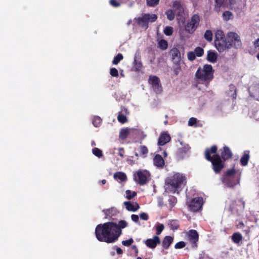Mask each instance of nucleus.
Returning <instances> with one entry per match:
<instances>
[{"mask_svg":"<svg viewBox=\"0 0 259 259\" xmlns=\"http://www.w3.org/2000/svg\"><path fill=\"white\" fill-rule=\"evenodd\" d=\"M174 240V238L170 236H165L162 242V246L164 249H168L171 244Z\"/></svg>","mask_w":259,"mask_h":259,"instance_id":"26","label":"nucleus"},{"mask_svg":"<svg viewBox=\"0 0 259 259\" xmlns=\"http://www.w3.org/2000/svg\"><path fill=\"white\" fill-rule=\"evenodd\" d=\"M127 226L124 220H121L117 224L109 222L98 225L95 229V235L97 239L100 242L111 243L117 240L122 233V229Z\"/></svg>","mask_w":259,"mask_h":259,"instance_id":"1","label":"nucleus"},{"mask_svg":"<svg viewBox=\"0 0 259 259\" xmlns=\"http://www.w3.org/2000/svg\"><path fill=\"white\" fill-rule=\"evenodd\" d=\"M143 67V64L141 61H138L137 59V56H135L134 61L133 70L136 72L140 71Z\"/></svg>","mask_w":259,"mask_h":259,"instance_id":"28","label":"nucleus"},{"mask_svg":"<svg viewBox=\"0 0 259 259\" xmlns=\"http://www.w3.org/2000/svg\"><path fill=\"white\" fill-rule=\"evenodd\" d=\"M192 4L194 7L196 8L197 7L198 3L201 1L202 0H190Z\"/></svg>","mask_w":259,"mask_h":259,"instance_id":"61","label":"nucleus"},{"mask_svg":"<svg viewBox=\"0 0 259 259\" xmlns=\"http://www.w3.org/2000/svg\"><path fill=\"white\" fill-rule=\"evenodd\" d=\"M218 58L217 53L213 52L211 51H209L207 52V59L211 63H214L217 61Z\"/></svg>","mask_w":259,"mask_h":259,"instance_id":"27","label":"nucleus"},{"mask_svg":"<svg viewBox=\"0 0 259 259\" xmlns=\"http://www.w3.org/2000/svg\"><path fill=\"white\" fill-rule=\"evenodd\" d=\"M241 172L234 168L228 169L225 174L224 181L230 187H233L240 182Z\"/></svg>","mask_w":259,"mask_h":259,"instance_id":"4","label":"nucleus"},{"mask_svg":"<svg viewBox=\"0 0 259 259\" xmlns=\"http://www.w3.org/2000/svg\"><path fill=\"white\" fill-rule=\"evenodd\" d=\"M188 238L191 246L192 247H196L199 239V235L197 231L193 229L189 231L188 232Z\"/></svg>","mask_w":259,"mask_h":259,"instance_id":"14","label":"nucleus"},{"mask_svg":"<svg viewBox=\"0 0 259 259\" xmlns=\"http://www.w3.org/2000/svg\"><path fill=\"white\" fill-rule=\"evenodd\" d=\"M113 211H114V209L113 208L107 209H104L103 211L105 215V218L108 219V218H111L112 213Z\"/></svg>","mask_w":259,"mask_h":259,"instance_id":"44","label":"nucleus"},{"mask_svg":"<svg viewBox=\"0 0 259 259\" xmlns=\"http://www.w3.org/2000/svg\"><path fill=\"white\" fill-rule=\"evenodd\" d=\"M158 205L159 207H162L163 205V199L162 198H158Z\"/></svg>","mask_w":259,"mask_h":259,"instance_id":"63","label":"nucleus"},{"mask_svg":"<svg viewBox=\"0 0 259 259\" xmlns=\"http://www.w3.org/2000/svg\"><path fill=\"white\" fill-rule=\"evenodd\" d=\"M92 122L95 127H99L102 123V119L99 116H95L94 117Z\"/></svg>","mask_w":259,"mask_h":259,"instance_id":"39","label":"nucleus"},{"mask_svg":"<svg viewBox=\"0 0 259 259\" xmlns=\"http://www.w3.org/2000/svg\"><path fill=\"white\" fill-rule=\"evenodd\" d=\"M157 16L156 14H144L142 17L135 18V22L142 28L146 30L149 27V22H154L156 21Z\"/></svg>","mask_w":259,"mask_h":259,"instance_id":"5","label":"nucleus"},{"mask_svg":"<svg viewBox=\"0 0 259 259\" xmlns=\"http://www.w3.org/2000/svg\"><path fill=\"white\" fill-rule=\"evenodd\" d=\"M92 152L94 155L98 158H100L103 156L102 151L98 148H94L92 149Z\"/></svg>","mask_w":259,"mask_h":259,"instance_id":"41","label":"nucleus"},{"mask_svg":"<svg viewBox=\"0 0 259 259\" xmlns=\"http://www.w3.org/2000/svg\"><path fill=\"white\" fill-rule=\"evenodd\" d=\"M172 7L177 15L182 16L184 14V9L181 1H175L172 2Z\"/></svg>","mask_w":259,"mask_h":259,"instance_id":"19","label":"nucleus"},{"mask_svg":"<svg viewBox=\"0 0 259 259\" xmlns=\"http://www.w3.org/2000/svg\"><path fill=\"white\" fill-rule=\"evenodd\" d=\"M164 228V226L162 224H158L156 227V234L157 235H160L162 231L163 230Z\"/></svg>","mask_w":259,"mask_h":259,"instance_id":"47","label":"nucleus"},{"mask_svg":"<svg viewBox=\"0 0 259 259\" xmlns=\"http://www.w3.org/2000/svg\"><path fill=\"white\" fill-rule=\"evenodd\" d=\"M223 16L224 20L228 21L231 18L232 13L229 11H226L223 13Z\"/></svg>","mask_w":259,"mask_h":259,"instance_id":"46","label":"nucleus"},{"mask_svg":"<svg viewBox=\"0 0 259 259\" xmlns=\"http://www.w3.org/2000/svg\"><path fill=\"white\" fill-rule=\"evenodd\" d=\"M203 205V198L197 197L193 198L189 205L190 208L193 211H197L201 209Z\"/></svg>","mask_w":259,"mask_h":259,"instance_id":"13","label":"nucleus"},{"mask_svg":"<svg viewBox=\"0 0 259 259\" xmlns=\"http://www.w3.org/2000/svg\"><path fill=\"white\" fill-rule=\"evenodd\" d=\"M140 217L142 220L147 221L149 219V216L147 213L145 212H142L140 213Z\"/></svg>","mask_w":259,"mask_h":259,"instance_id":"56","label":"nucleus"},{"mask_svg":"<svg viewBox=\"0 0 259 259\" xmlns=\"http://www.w3.org/2000/svg\"><path fill=\"white\" fill-rule=\"evenodd\" d=\"M226 38L225 34L223 31L218 30L215 34V39L220 40Z\"/></svg>","mask_w":259,"mask_h":259,"instance_id":"38","label":"nucleus"},{"mask_svg":"<svg viewBox=\"0 0 259 259\" xmlns=\"http://www.w3.org/2000/svg\"><path fill=\"white\" fill-rule=\"evenodd\" d=\"M185 180V176L178 173L168 178L167 180V184L175 192L176 189L179 187Z\"/></svg>","mask_w":259,"mask_h":259,"instance_id":"7","label":"nucleus"},{"mask_svg":"<svg viewBox=\"0 0 259 259\" xmlns=\"http://www.w3.org/2000/svg\"><path fill=\"white\" fill-rule=\"evenodd\" d=\"M160 0H146L147 5L150 7H154L158 5Z\"/></svg>","mask_w":259,"mask_h":259,"instance_id":"42","label":"nucleus"},{"mask_svg":"<svg viewBox=\"0 0 259 259\" xmlns=\"http://www.w3.org/2000/svg\"><path fill=\"white\" fill-rule=\"evenodd\" d=\"M244 224L242 221L240 222L237 225L236 227L238 229H242L244 228Z\"/></svg>","mask_w":259,"mask_h":259,"instance_id":"60","label":"nucleus"},{"mask_svg":"<svg viewBox=\"0 0 259 259\" xmlns=\"http://www.w3.org/2000/svg\"><path fill=\"white\" fill-rule=\"evenodd\" d=\"M135 181L141 186L147 183L150 179V174L146 170H138L134 175Z\"/></svg>","mask_w":259,"mask_h":259,"instance_id":"9","label":"nucleus"},{"mask_svg":"<svg viewBox=\"0 0 259 259\" xmlns=\"http://www.w3.org/2000/svg\"><path fill=\"white\" fill-rule=\"evenodd\" d=\"M249 151L246 150L244 152L243 155L241 157L240 163L242 166H246L249 160Z\"/></svg>","mask_w":259,"mask_h":259,"instance_id":"25","label":"nucleus"},{"mask_svg":"<svg viewBox=\"0 0 259 259\" xmlns=\"http://www.w3.org/2000/svg\"><path fill=\"white\" fill-rule=\"evenodd\" d=\"M194 53L196 56L201 57L204 54V50L202 48L198 47L195 49Z\"/></svg>","mask_w":259,"mask_h":259,"instance_id":"43","label":"nucleus"},{"mask_svg":"<svg viewBox=\"0 0 259 259\" xmlns=\"http://www.w3.org/2000/svg\"><path fill=\"white\" fill-rule=\"evenodd\" d=\"M181 70V68L180 65L177 66V67L175 68L173 70L174 75L177 76L179 73V72Z\"/></svg>","mask_w":259,"mask_h":259,"instance_id":"57","label":"nucleus"},{"mask_svg":"<svg viewBox=\"0 0 259 259\" xmlns=\"http://www.w3.org/2000/svg\"><path fill=\"white\" fill-rule=\"evenodd\" d=\"M158 47L162 50H166L168 47V43L166 40L161 39L158 42Z\"/></svg>","mask_w":259,"mask_h":259,"instance_id":"36","label":"nucleus"},{"mask_svg":"<svg viewBox=\"0 0 259 259\" xmlns=\"http://www.w3.org/2000/svg\"><path fill=\"white\" fill-rule=\"evenodd\" d=\"M171 137L167 132L163 131L161 133L158 140V145L160 146H163L170 142Z\"/></svg>","mask_w":259,"mask_h":259,"instance_id":"17","label":"nucleus"},{"mask_svg":"<svg viewBox=\"0 0 259 259\" xmlns=\"http://www.w3.org/2000/svg\"><path fill=\"white\" fill-rule=\"evenodd\" d=\"M116 250L118 254H121L123 253L122 250L120 247H117Z\"/></svg>","mask_w":259,"mask_h":259,"instance_id":"64","label":"nucleus"},{"mask_svg":"<svg viewBox=\"0 0 259 259\" xmlns=\"http://www.w3.org/2000/svg\"><path fill=\"white\" fill-rule=\"evenodd\" d=\"M186 246V243L184 241H180L177 243L175 245L176 249H181L184 248Z\"/></svg>","mask_w":259,"mask_h":259,"instance_id":"53","label":"nucleus"},{"mask_svg":"<svg viewBox=\"0 0 259 259\" xmlns=\"http://www.w3.org/2000/svg\"><path fill=\"white\" fill-rule=\"evenodd\" d=\"M118 151H119L118 155L121 157H124V149H123V148H118Z\"/></svg>","mask_w":259,"mask_h":259,"instance_id":"59","label":"nucleus"},{"mask_svg":"<svg viewBox=\"0 0 259 259\" xmlns=\"http://www.w3.org/2000/svg\"><path fill=\"white\" fill-rule=\"evenodd\" d=\"M245 202L243 198H240L237 200H231L230 201L228 206V209L232 214H240L245 208Z\"/></svg>","mask_w":259,"mask_h":259,"instance_id":"6","label":"nucleus"},{"mask_svg":"<svg viewBox=\"0 0 259 259\" xmlns=\"http://www.w3.org/2000/svg\"><path fill=\"white\" fill-rule=\"evenodd\" d=\"M153 163L155 166L162 168L165 164V162L161 155L156 154L153 158Z\"/></svg>","mask_w":259,"mask_h":259,"instance_id":"22","label":"nucleus"},{"mask_svg":"<svg viewBox=\"0 0 259 259\" xmlns=\"http://www.w3.org/2000/svg\"><path fill=\"white\" fill-rule=\"evenodd\" d=\"M160 243V238L157 236H154L153 239H148L145 241L146 246L150 248H155L156 245Z\"/></svg>","mask_w":259,"mask_h":259,"instance_id":"20","label":"nucleus"},{"mask_svg":"<svg viewBox=\"0 0 259 259\" xmlns=\"http://www.w3.org/2000/svg\"><path fill=\"white\" fill-rule=\"evenodd\" d=\"M196 55L194 52H189L187 53V57L189 60L191 61H194L196 59Z\"/></svg>","mask_w":259,"mask_h":259,"instance_id":"49","label":"nucleus"},{"mask_svg":"<svg viewBox=\"0 0 259 259\" xmlns=\"http://www.w3.org/2000/svg\"><path fill=\"white\" fill-rule=\"evenodd\" d=\"M227 93L233 100H235L237 98V88L235 85L233 84H230L229 90Z\"/></svg>","mask_w":259,"mask_h":259,"instance_id":"24","label":"nucleus"},{"mask_svg":"<svg viewBox=\"0 0 259 259\" xmlns=\"http://www.w3.org/2000/svg\"><path fill=\"white\" fill-rule=\"evenodd\" d=\"M217 151L218 147L213 145L210 148H206L204 153L205 159L211 162L212 168L216 174L220 173L225 167V161L217 154Z\"/></svg>","mask_w":259,"mask_h":259,"instance_id":"2","label":"nucleus"},{"mask_svg":"<svg viewBox=\"0 0 259 259\" xmlns=\"http://www.w3.org/2000/svg\"><path fill=\"white\" fill-rule=\"evenodd\" d=\"M177 202V198L175 196H171L168 199V202L171 207H174Z\"/></svg>","mask_w":259,"mask_h":259,"instance_id":"51","label":"nucleus"},{"mask_svg":"<svg viewBox=\"0 0 259 259\" xmlns=\"http://www.w3.org/2000/svg\"><path fill=\"white\" fill-rule=\"evenodd\" d=\"M225 0H215V9L219 11L220 9L224 5Z\"/></svg>","mask_w":259,"mask_h":259,"instance_id":"35","label":"nucleus"},{"mask_svg":"<svg viewBox=\"0 0 259 259\" xmlns=\"http://www.w3.org/2000/svg\"><path fill=\"white\" fill-rule=\"evenodd\" d=\"M200 21V18L198 14L193 15L185 26L186 31L190 34L193 33L198 28Z\"/></svg>","mask_w":259,"mask_h":259,"instance_id":"8","label":"nucleus"},{"mask_svg":"<svg viewBox=\"0 0 259 259\" xmlns=\"http://www.w3.org/2000/svg\"><path fill=\"white\" fill-rule=\"evenodd\" d=\"M123 59V55L121 53H118L116 56L114 57L112 63L114 65H117L119 62Z\"/></svg>","mask_w":259,"mask_h":259,"instance_id":"34","label":"nucleus"},{"mask_svg":"<svg viewBox=\"0 0 259 259\" xmlns=\"http://www.w3.org/2000/svg\"><path fill=\"white\" fill-rule=\"evenodd\" d=\"M114 178L115 179L120 180L121 181H124L126 180V175L122 172H117L114 175Z\"/></svg>","mask_w":259,"mask_h":259,"instance_id":"32","label":"nucleus"},{"mask_svg":"<svg viewBox=\"0 0 259 259\" xmlns=\"http://www.w3.org/2000/svg\"><path fill=\"white\" fill-rule=\"evenodd\" d=\"M214 70L211 65L205 64L203 68H198L195 77L200 81L209 82L213 78Z\"/></svg>","mask_w":259,"mask_h":259,"instance_id":"3","label":"nucleus"},{"mask_svg":"<svg viewBox=\"0 0 259 259\" xmlns=\"http://www.w3.org/2000/svg\"><path fill=\"white\" fill-rule=\"evenodd\" d=\"M165 14L167 16V19L170 21H172L175 19V13L173 10L169 9L165 12Z\"/></svg>","mask_w":259,"mask_h":259,"instance_id":"37","label":"nucleus"},{"mask_svg":"<svg viewBox=\"0 0 259 259\" xmlns=\"http://www.w3.org/2000/svg\"><path fill=\"white\" fill-rule=\"evenodd\" d=\"M171 56V60L174 64L177 66L180 65L181 61V55L180 51L176 48H173L169 52Z\"/></svg>","mask_w":259,"mask_h":259,"instance_id":"15","label":"nucleus"},{"mask_svg":"<svg viewBox=\"0 0 259 259\" xmlns=\"http://www.w3.org/2000/svg\"><path fill=\"white\" fill-rule=\"evenodd\" d=\"M232 240L235 243H238L242 240V236L240 233H234L232 236Z\"/></svg>","mask_w":259,"mask_h":259,"instance_id":"31","label":"nucleus"},{"mask_svg":"<svg viewBox=\"0 0 259 259\" xmlns=\"http://www.w3.org/2000/svg\"><path fill=\"white\" fill-rule=\"evenodd\" d=\"M139 151L140 155L142 156L143 157L145 158L147 157L149 151L146 146L142 145L139 147Z\"/></svg>","mask_w":259,"mask_h":259,"instance_id":"33","label":"nucleus"},{"mask_svg":"<svg viewBox=\"0 0 259 259\" xmlns=\"http://www.w3.org/2000/svg\"><path fill=\"white\" fill-rule=\"evenodd\" d=\"M124 204L125 205L126 209L130 211L135 212L140 208L139 204L137 202L133 204L130 201H125L124 202Z\"/></svg>","mask_w":259,"mask_h":259,"instance_id":"23","label":"nucleus"},{"mask_svg":"<svg viewBox=\"0 0 259 259\" xmlns=\"http://www.w3.org/2000/svg\"><path fill=\"white\" fill-rule=\"evenodd\" d=\"M197 119L195 117H191L188 121V125L193 126L196 123Z\"/></svg>","mask_w":259,"mask_h":259,"instance_id":"54","label":"nucleus"},{"mask_svg":"<svg viewBox=\"0 0 259 259\" xmlns=\"http://www.w3.org/2000/svg\"><path fill=\"white\" fill-rule=\"evenodd\" d=\"M130 134V129L128 128H122L119 133V138L121 140H125L127 138Z\"/></svg>","mask_w":259,"mask_h":259,"instance_id":"30","label":"nucleus"},{"mask_svg":"<svg viewBox=\"0 0 259 259\" xmlns=\"http://www.w3.org/2000/svg\"><path fill=\"white\" fill-rule=\"evenodd\" d=\"M164 33L167 36L171 35L173 33V28L170 26H166L164 29Z\"/></svg>","mask_w":259,"mask_h":259,"instance_id":"45","label":"nucleus"},{"mask_svg":"<svg viewBox=\"0 0 259 259\" xmlns=\"http://www.w3.org/2000/svg\"><path fill=\"white\" fill-rule=\"evenodd\" d=\"M110 4L114 7H118L120 6V3L118 2L116 0H110Z\"/></svg>","mask_w":259,"mask_h":259,"instance_id":"55","label":"nucleus"},{"mask_svg":"<svg viewBox=\"0 0 259 259\" xmlns=\"http://www.w3.org/2000/svg\"><path fill=\"white\" fill-rule=\"evenodd\" d=\"M126 198L128 199H131L137 195V193L136 192H132L131 190H128L126 191Z\"/></svg>","mask_w":259,"mask_h":259,"instance_id":"48","label":"nucleus"},{"mask_svg":"<svg viewBox=\"0 0 259 259\" xmlns=\"http://www.w3.org/2000/svg\"><path fill=\"white\" fill-rule=\"evenodd\" d=\"M214 45L217 49L220 52H223L226 49L229 48L228 42V41L226 40V38L220 40H214Z\"/></svg>","mask_w":259,"mask_h":259,"instance_id":"16","label":"nucleus"},{"mask_svg":"<svg viewBox=\"0 0 259 259\" xmlns=\"http://www.w3.org/2000/svg\"><path fill=\"white\" fill-rule=\"evenodd\" d=\"M134 242L133 238H130L128 240H123L122 241V244L125 246H130Z\"/></svg>","mask_w":259,"mask_h":259,"instance_id":"52","label":"nucleus"},{"mask_svg":"<svg viewBox=\"0 0 259 259\" xmlns=\"http://www.w3.org/2000/svg\"><path fill=\"white\" fill-rule=\"evenodd\" d=\"M131 219H132V221L134 222H136V223L139 222V217L137 214H132L131 215Z\"/></svg>","mask_w":259,"mask_h":259,"instance_id":"58","label":"nucleus"},{"mask_svg":"<svg viewBox=\"0 0 259 259\" xmlns=\"http://www.w3.org/2000/svg\"><path fill=\"white\" fill-rule=\"evenodd\" d=\"M128 112L127 109L123 107L120 112H119L117 116L118 121L121 123H124L127 122V119L125 114H128Z\"/></svg>","mask_w":259,"mask_h":259,"instance_id":"21","label":"nucleus"},{"mask_svg":"<svg viewBox=\"0 0 259 259\" xmlns=\"http://www.w3.org/2000/svg\"><path fill=\"white\" fill-rule=\"evenodd\" d=\"M168 225L170 229L173 231L178 230L180 227L179 221L177 220H169Z\"/></svg>","mask_w":259,"mask_h":259,"instance_id":"29","label":"nucleus"},{"mask_svg":"<svg viewBox=\"0 0 259 259\" xmlns=\"http://www.w3.org/2000/svg\"><path fill=\"white\" fill-rule=\"evenodd\" d=\"M182 147H179L176 152V156L179 159H183L189 152L191 147L188 144H184L180 142Z\"/></svg>","mask_w":259,"mask_h":259,"instance_id":"11","label":"nucleus"},{"mask_svg":"<svg viewBox=\"0 0 259 259\" xmlns=\"http://www.w3.org/2000/svg\"><path fill=\"white\" fill-rule=\"evenodd\" d=\"M253 45L255 48L259 50V38L257 39L253 42Z\"/></svg>","mask_w":259,"mask_h":259,"instance_id":"62","label":"nucleus"},{"mask_svg":"<svg viewBox=\"0 0 259 259\" xmlns=\"http://www.w3.org/2000/svg\"><path fill=\"white\" fill-rule=\"evenodd\" d=\"M150 81L154 91L156 93H161L162 88L159 78L156 76H150Z\"/></svg>","mask_w":259,"mask_h":259,"instance_id":"12","label":"nucleus"},{"mask_svg":"<svg viewBox=\"0 0 259 259\" xmlns=\"http://www.w3.org/2000/svg\"><path fill=\"white\" fill-rule=\"evenodd\" d=\"M221 158L223 161H226L231 159L233 156V153L230 148L227 146L223 147L221 149Z\"/></svg>","mask_w":259,"mask_h":259,"instance_id":"18","label":"nucleus"},{"mask_svg":"<svg viewBox=\"0 0 259 259\" xmlns=\"http://www.w3.org/2000/svg\"><path fill=\"white\" fill-rule=\"evenodd\" d=\"M204 37L207 41H211L212 40V33L211 31L207 30L204 33Z\"/></svg>","mask_w":259,"mask_h":259,"instance_id":"40","label":"nucleus"},{"mask_svg":"<svg viewBox=\"0 0 259 259\" xmlns=\"http://www.w3.org/2000/svg\"><path fill=\"white\" fill-rule=\"evenodd\" d=\"M110 74L112 77H117L118 76V71L115 68H111L110 70Z\"/></svg>","mask_w":259,"mask_h":259,"instance_id":"50","label":"nucleus"},{"mask_svg":"<svg viewBox=\"0 0 259 259\" xmlns=\"http://www.w3.org/2000/svg\"><path fill=\"white\" fill-rule=\"evenodd\" d=\"M228 42L229 48L234 47L236 49L240 48L242 42L239 35L234 32H230L227 35Z\"/></svg>","mask_w":259,"mask_h":259,"instance_id":"10","label":"nucleus"}]
</instances>
